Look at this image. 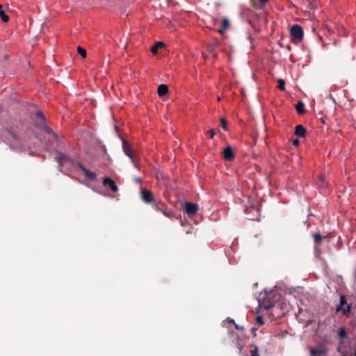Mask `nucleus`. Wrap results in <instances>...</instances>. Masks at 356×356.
<instances>
[{"label":"nucleus","mask_w":356,"mask_h":356,"mask_svg":"<svg viewBox=\"0 0 356 356\" xmlns=\"http://www.w3.org/2000/svg\"><path fill=\"white\" fill-rule=\"evenodd\" d=\"M23 124L21 122H5V127L0 130V138L8 143L11 149L22 148L24 146V140L21 137V131Z\"/></svg>","instance_id":"1"},{"label":"nucleus","mask_w":356,"mask_h":356,"mask_svg":"<svg viewBox=\"0 0 356 356\" xmlns=\"http://www.w3.org/2000/svg\"><path fill=\"white\" fill-rule=\"evenodd\" d=\"M57 152L56 161L58 163L59 167L60 168V171H63L64 168L70 167L72 165V160L65 154L60 152L56 151Z\"/></svg>","instance_id":"2"},{"label":"nucleus","mask_w":356,"mask_h":356,"mask_svg":"<svg viewBox=\"0 0 356 356\" xmlns=\"http://www.w3.org/2000/svg\"><path fill=\"white\" fill-rule=\"evenodd\" d=\"M152 207L155 211L161 212L167 218H171L175 216L174 211L169 209L167 205L162 202L154 203Z\"/></svg>","instance_id":"3"},{"label":"nucleus","mask_w":356,"mask_h":356,"mask_svg":"<svg viewBox=\"0 0 356 356\" xmlns=\"http://www.w3.org/2000/svg\"><path fill=\"white\" fill-rule=\"evenodd\" d=\"M337 312L342 311L343 314L348 316L351 310V305H348L344 296H340L339 304L337 306Z\"/></svg>","instance_id":"4"},{"label":"nucleus","mask_w":356,"mask_h":356,"mask_svg":"<svg viewBox=\"0 0 356 356\" xmlns=\"http://www.w3.org/2000/svg\"><path fill=\"white\" fill-rule=\"evenodd\" d=\"M320 33L323 34L327 38H331L334 34V24L330 21H326L323 23Z\"/></svg>","instance_id":"5"},{"label":"nucleus","mask_w":356,"mask_h":356,"mask_svg":"<svg viewBox=\"0 0 356 356\" xmlns=\"http://www.w3.org/2000/svg\"><path fill=\"white\" fill-rule=\"evenodd\" d=\"M218 24H220L221 26V27L218 29V32L220 34H223L230 27V22L227 17H223L222 19H215L214 24L218 25Z\"/></svg>","instance_id":"6"},{"label":"nucleus","mask_w":356,"mask_h":356,"mask_svg":"<svg viewBox=\"0 0 356 356\" xmlns=\"http://www.w3.org/2000/svg\"><path fill=\"white\" fill-rule=\"evenodd\" d=\"M198 209L199 207L197 204L190 202H186L184 206V213L190 217L194 216L197 212Z\"/></svg>","instance_id":"7"},{"label":"nucleus","mask_w":356,"mask_h":356,"mask_svg":"<svg viewBox=\"0 0 356 356\" xmlns=\"http://www.w3.org/2000/svg\"><path fill=\"white\" fill-rule=\"evenodd\" d=\"M77 166L83 172L86 179L90 181H94L97 179V175L95 172L87 169L82 163H77Z\"/></svg>","instance_id":"8"},{"label":"nucleus","mask_w":356,"mask_h":356,"mask_svg":"<svg viewBox=\"0 0 356 356\" xmlns=\"http://www.w3.org/2000/svg\"><path fill=\"white\" fill-rule=\"evenodd\" d=\"M291 35L293 38L302 40L303 38V29L298 24L293 25L291 29Z\"/></svg>","instance_id":"9"},{"label":"nucleus","mask_w":356,"mask_h":356,"mask_svg":"<svg viewBox=\"0 0 356 356\" xmlns=\"http://www.w3.org/2000/svg\"><path fill=\"white\" fill-rule=\"evenodd\" d=\"M102 184L105 187H108L113 193H117L118 191V187L115 182L109 177H104Z\"/></svg>","instance_id":"10"},{"label":"nucleus","mask_w":356,"mask_h":356,"mask_svg":"<svg viewBox=\"0 0 356 356\" xmlns=\"http://www.w3.org/2000/svg\"><path fill=\"white\" fill-rule=\"evenodd\" d=\"M122 149L124 154L129 156V158L131 159V162H134V154L131 151V145L126 141L124 139H122Z\"/></svg>","instance_id":"11"},{"label":"nucleus","mask_w":356,"mask_h":356,"mask_svg":"<svg viewBox=\"0 0 356 356\" xmlns=\"http://www.w3.org/2000/svg\"><path fill=\"white\" fill-rule=\"evenodd\" d=\"M223 159L227 161H232L235 158L234 151L230 146L226 147L222 152Z\"/></svg>","instance_id":"12"},{"label":"nucleus","mask_w":356,"mask_h":356,"mask_svg":"<svg viewBox=\"0 0 356 356\" xmlns=\"http://www.w3.org/2000/svg\"><path fill=\"white\" fill-rule=\"evenodd\" d=\"M141 199L145 203H151L154 200L152 193L147 189H141Z\"/></svg>","instance_id":"13"},{"label":"nucleus","mask_w":356,"mask_h":356,"mask_svg":"<svg viewBox=\"0 0 356 356\" xmlns=\"http://www.w3.org/2000/svg\"><path fill=\"white\" fill-rule=\"evenodd\" d=\"M295 134L298 137H305L306 135V129L302 124H298L295 127Z\"/></svg>","instance_id":"14"},{"label":"nucleus","mask_w":356,"mask_h":356,"mask_svg":"<svg viewBox=\"0 0 356 356\" xmlns=\"http://www.w3.org/2000/svg\"><path fill=\"white\" fill-rule=\"evenodd\" d=\"M168 87L167 85L161 84L157 89V92L159 97H163L168 92Z\"/></svg>","instance_id":"15"},{"label":"nucleus","mask_w":356,"mask_h":356,"mask_svg":"<svg viewBox=\"0 0 356 356\" xmlns=\"http://www.w3.org/2000/svg\"><path fill=\"white\" fill-rule=\"evenodd\" d=\"M316 245L320 246L323 241V236L319 232H316L312 235Z\"/></svg>","instance_id":"16"},{"label":"nucleus","mask_w":356,"mask_h":356,"mask_svg":"<svg viewBox=\"0 0 356 356\" xmlns=\"http://www.w3.org/2000/svg\"><path fill=\"white\" fill-rule=\"evenodd\" d=\"M325 353V351L323 349H314L312 348L310 350L311 356H322Z\"/></svg>","instance_id":"17"},{"label":"nucleus","mask_w":356,"mask_h":356,"mask_svg":"<svg viewBox=\"0 0 356 356\" xmlns=\"http://www.w3.org/2000/svg\"><path fill=\"white\" fill-rule=\"evenodd\" d=\"M296 109L297 113L300 115L305 113V105L301 102H299L297 103V104L296 105Z\"/></svg>","instance_id":"18"},{"label":"nucleus","mask_w":356,"mask_h":356,"mask_svg":"<svg viewBox=\"0 0 356 356\" xmlns=\"http://www.w3.org/2000/svg\"><path fill=\"white\" fill-rule=\"evenodd\" d=\"M0 17L3 22H8L9 21V17L2 8V6L0 4Z\"/></svg>","instance_id":"19"},{"label":"nucleus","mask_w":356,"mask_h":356,"mask_svg":"<svg viewBox=\"0 0 356 356\" xmlns=\"http://www.w3.org/2000/svg\"><path fill=\"white\" fill-rule=\"evenodd\" d=\"M164 46V43L163 42H157L154 46H153L151 49V51L152 54H156L159 48H161Z\"/></svg>","instance_id":"20"},{"label":"nucleus","mask_w":356,"mask_h":356,"mask_svg":"<svg viewBox=\"0 0 356 356\" xmlns=\"http://www.w3.org/2000/svg\"><path fill=\"white\" fill-rule=\"evenodd\" d=\"M318 185L321 188H324L327 185V183L326 182L325 178L321 175H319L318 177Z\"/></svg>","instance_id":"21"},{"label":"nucleus","mask_w":356,"mask_h":356,"mask_svg":"<svg viewBox=\"0 0 356 356\" xmlns=\"http://www.w3.org/2000/svg\"><path fill=\"white\" fill-rule=\"evenodd\" d=\"M35 115L37 117L40 119L42 123H44L45 122V117L43 113L41 111H38L36 112Z\"/></svg>","instance_id":"22"},{"label":"nucleus","mask_w":356,"mask_h":356,"mask_svg":"<svg viewBox=\"0 0 356 356\" xmlns=\"http://www.w3.org/2000/svg\"><path fill=\"white\" fill-rule=\"evenodd\" d=\"M77 51L81 57H86V50L85 49L82 48L81 47H78Z\"/></svg>","instance_id":"23"},{"label":"nucleus","mask_w":356,"mask_h":356,"mask_svg":"<svg viewBox=\"0 0 356 356\" xmlns=\"http://www.w3.org/2000/svg\"><path fill=\"white\" fill-rule=\"evenodd\" d=\"M338 335L340 338H345L347 335L346 330L343 327L339 328Z\"/></svg>","instance_id":"24"},{"label":"nucleus","mask_w":356,"mask_h":356,"mask_svg":"<svg viewBox=\"0 0 356 356\" xmlns=\"http://www.w3.org/2000/svg\"><path fill=\"white\" fill-rule=\"evenodd\" d=\"M278 88L282 91L285 90V81L282 79L278 81Z\"/></svg>","instance_id":"25"},{"label":"nucleus","mask_w":356,"mask_h":356,"mask_svg":"<svg viewBox=\"0 0 356 356\" xmlns=\"http://www.w3.org/2000/svg\"><path fill=\"white\" fill-rule=\"evenodd\" d=\"M44 130L48 133V134H53L56 138H58V136L57 134L52 130V129H51L50 127H47V126H44Z\"/></svg>","instance_id":"26"},{"label":"nucleus","mask_w":356,"mask_h":356,"mask_svg":"<svg viewBox=\"0 0 356 356\" xmlns=\"http://www.w3.org/2000/svg\"><path fill=\"white\" fill-rule=\"evenodd\" d=\"M256 323L259 325H262L264 324V319L261 316H257L255 318Z\"/></svg>","instance_id":"27"},{"label":"nucleus","mask_w":356,"mask_h":356,"mask_svg":"<svg viewBox=\"0 0 356 356\" xmlns=\"http://www.w3.org/2000/svg\"><path fill=\"white\" fill-rule=\"evenodd\" d=\"M259 305L261 307H264L266 309H268L273 307V305L270 303L265 302L264 301L263 302H260Z\"/></svg>","instance_id":"28"},{"label":"nucleus","mask_w":356,"mask_h":356,"mask_svg":"<svg viewBox=\"0 0 356 356\" xmlns=\"http://www.w3.org/2000/svg\"><path fill=\"white\" fill-rule=\"evenodd\" d=\"M207 134L209 136L210 138H213L216 134V131L214 129H210L207 131Z\"/></svg>","instance_id":"29"},{"label":"nucleus","mask_w":356,"mask_h":356,"mask_svg":"<svg viewBox=\"0 0 356 356\" xmlns=\"http://www.w3.org/2000/svg\"><path fill=\"white\" fill-rule=\"evenodd\" d=\"M250 356H259V352L257 348H255L254 350H252L250 352Z\"/></svg>","instance_id":"30"},{"label":"nucleus","mask_w":356,"mask_h":356,"mask_svg":"<svg viewBox=\"0 0 356 356\" xmlns=\"http://www.w3.org/2000/svg\"><path fill=\"white\" fill-rule=\"evenodd\" d=\"M221 126H222V128L226 131L227 130V124H226V121L224 118L221 119Z\"/></svg>","instance_id":"31"},{"label":"nucleus","mask_w":356,"mask_h":356,"mask_svg":"<svg viewBox=\"0 0 356 356\" xmlns=\"http://www.w3.org/2000/svg\"><path fill=\"white\" fill-rule=\"evenodd\" d=\"M227 322H228L229 324H233V325H235V327H236V329H238V328H239V326L235 323V322H234V320H232V319H228V320H227Z\"/></svg>","instance_id":"32"},{"label":"nucleus","mask_w":356,"mask_h":356,"mask_svg":"<svg viewBox=\"0 0 356 356\" xmlns=\"http://www.w3.org/2000/svg\"><path fill=\"white\" fill-rule=\"evenodd\" d=\"M299 143H300V141L297 138L293 140V145L294 146H298L299 145Z\"/></svg>","instance_id":"33"},{"label":"nucleus","mask_w":356,"mask_h":356,"mask_svg":"<svg viewBox=\"0 0 356 356\" xmlns=\"http://www.w3.org/2000/svg\"><path fill=\"white\" fill-rule=\"evenodd\" d=\"M102 152H103L105 154H107L106 148V146H105L104 145H102Z\"/></svg>","instance_id":"34"},{"label":"nucleus","mask_w":356,"mask_h":356,"mask_svg":"<svg viewBox=\"0 0 356 356\" xmlns=\"http://www.w3.org/2000/svg\"><path fill=\"white\" fill-rule=\"evenodd\" d=\"M136 181L137 182H141V179L140 178H136Z\"/></svg>","instance_id":"35"},{"label":"nucleus","mask_w":356,"mask_h":356,"mask_svg":"<svg viewBox=\"0 0 356 356\" xmlns=\"http://www.w3.org/2000/svg\"><path fill=\"white\" fill-rule=\"evenodd\" d=\"M268 0H261V3H265Z\"/></svg>","instance_id":"36"},{"label":"nucleus","mask_w":356,"mask_h":356,"mask_svg":"<svg viewBox=\"0 0 356 356\" xmlns=\"http://www.w3.org/2000/svg\"><path fill=\"white\" fill-rule=\"evenodd\" d=\"M220 100H221L220 97H218V98H217V101H218V102H220Z\"/></svg>","instance_id":"37"},{"label":"nucleus","mask_w":356,"mask_h":356,"mask_svg":"<svg viewBox=\"0 0 356 356\" xmlns=\"http://www.w3.org/2000/svg\"><path fill=\"white\" fill-rule=\"evenodd\" d=\"M319 39L323 42V38H322V35H319Z\"/></svg>","instance_id":"38"},{"label":"nucleus","mask_w":356,"mask_h":356,"mask_svg":"<svg viewBox=\"0 0 356 356\" xmlns=\"http://www.w3.org/2000/svg\"><path fill=\"white\" fill-rule=\"evenodd\" d=\"M355 356H356V351H355Z\"/></svg>","instance_id":"39"}]
</instances>
